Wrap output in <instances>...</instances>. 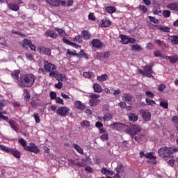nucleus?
<instances>
[{"label":"nucleus","mask_w":178,"mask_h":178,"mask_svg":"<svg viewBox=\"0 0 178 178\" xmlns=\"http://www.w3.org/2000/svg\"><path fill=\"white\" fill-rule=\"evenodd\" d=\"M35 81V76L33 74H26L20 76L18 79V86L21 88H30L33 87Z\"/></svg>","instance_id":"obj_1"},{"label":"nucleus","mask_w":178,"mask_h":178,"mask_svg":"<svg viewBox=\"0 0 178 178\" xmlns=\"http://www.w3.org/2000/svg\"><path fill=\"white\" fill-rule=\"evenodd\" d=\"M174 152H176V150L173 147H164L158 150L159 155L164 159L172 158V154Z\"/></svg>","instance_id":"obj_2"},{"label":"nucleus","mask_w":178,"mask_h":178,"mask_svg":"<svg viewBox=\"0 0 178 178\" xmlns=\"http://www.w3.org/2000/svg\"><path fill=\"white\" fill-rule=\"evenodd\" d=\"M128 133L131 136V138H133L136 134H138L140 131H141V128L138 125H133L131 128L128 129Z\"/></svg>","instance_id":"obj_3"},{"label":"nucleus","mask_w":178,"mask_h":178,"mask_svg":"<svg viewBox=\"0 0 178 178\" xmlns=\"http://www.w3.org/2000/svg\"><path fill=\"white\" fill-rule=\"evenodd\" d=\"M120 38H121V42L124 44H129V42L130 44H134V42H136V39H134V38H131L126 35H120Z\"/></svg>","instance_id":"obj_4"},{"label":"nucleus","mask_w":178,"mask_h":178,"mask_svg":"<svg viewBox=\"0 0 178 178\" xmlns=\"http://www.w3.org/2000/svg\"><path fill=\"white\" fill-rule=\"evenodd\" d=\"M69 111H70V109H69V108L66 106L60 107L57 109L56 113H58V115H59L60 116H67Z\"/></svg>","instance_id":"obj_5"},{"label":"nucleus","mask_w":178,"mask_h":178,"mask_svg":"<svg viewBox=\"0 0 178 178\" xmlns=\"http://www.w3.org/2000/svg\"><path fill=\"white\" fill-rule=\"evenodd\" d=\"M24 149L26 151H30V152H33L34 154H38L40 149L34 143H31L29 145L26 146Z\"/></svg>","instance_id":"obj_6"},{"label":"nucleus","mask_w":178,"mask_h":178,"mask_svg":"<svg viewBox=\"0 0 178 178\" xmlns=\"http://www.w3.org/2000/svg\"><path fill=\"white\" fill-rule=\"evenodd\" d=\"M140 113L145 122H149L151 120V113L147 110H140Z\"/></svg>","instance_id":"obj_7"},{"label":"nucleus","mask_w":178,"mask_h":178,"mask_svg":"<svg viewBox=\"0 0 178 178\" xmlns=\"http://www.w3.org/2000/svg\"><path fill=\"white\" fill-rule=\"evenodd\" d=\"M44 67L46 72H54V70H56L55 65L49 63L48 61L44 62Z\"/></svg>","instance_id":"obj_8"},{"label":"nucleus","mask_w":178,"mask_h":178,"mask_svg":"<svg viewBox=\"0 0 178 178\" xmlns=\"http://www.w3.org/2000/svg\"><path fill=\"white\" fill-rule=\"evenodd\" d=\"M152 66H145L144 67V76H146L147 77H154L152 76Z\"/></svg>","instance_id":"obj_9"},{"label":"nucleus","mask_w":178,"mask_h":178,"mask_svg":"<svg viewBox=\"0 0 178 178\" xmlns=\"http://www.w3.org/2000/svg\"><path fill=\"white\" fill-rule=\"evenodd\" d=\"M115 171L117 172V175H119L120 176V175L122 176H123V173L124 172V167L123 166V165H122V163H119L118 164V167L115 168Z\"/></svg>","instance_id":"obj_10"},{"label":"nucleus","mask_w":178,"mask_h":178,"mask_svg":"<svg viewBox=\"0 0 178 178\" xmlns=\"http://www.w3.org/2000/svg\"><path fill=\"white\" fill-rule=\"evenodd\" d=\"M122 126H123V124L120 123V122H115L113 123L110 125L111 129H112L113 130H121L122 129Z\"/></svg>","instance_id":"obj_11"},{"label":"nucleus","mask_w":178,"mask_h":178,"mask_svg":"<svg viewBox=\"0 0 178 178\" xmlns=\"http://www.w3.org/2000/svg\"><path fill=\"white\" fill-rule=\"evenodd\" d=\"M62 6H72L73 5V0H59V5Z\"/></svg>","instance_id":"obj_12"},{"label":"nucleus","mask_w":178,"mask_h":178,"mask_svg":"<svg viewBox=\"0 0 178 178\" xmlns=\"http://www.w3.org/2000/svg\"><path fill=\"white\" fill-rule=\"evenodd\" d=\"M122 100L127 102H131V101H133V95L129 93H124L122 95Z\"/></svg>","instance_id":"obj_13"},{"label":"nucleus","mask_w":178,"mask_h":178,"mask_svg":"<svg viewBox=\"0 0 178 178\" xmlns=\"http://www.w3.org/2000/svg\"><path fill=\"white\" fill-rule=\"evenodd\" d=\"M92 45L95 47V48H101V47H102V42H101L100 40L98 39H94L92 41Z\"/></svg>","instance_id":"obj_14"},{"label":"nucleus","mask_w":178,"mask_h":178,"mask_svg":"<svg viewBox=\"0 0 178 178\" xmlns=\"http://www.w3.org/2000/svg\"><path fill=\"white\" fill-rule=\"evenodd\" d=\"M74 107L80 111H83V109H86V106H84V104L81 103L80 101H76L75 102Z\"/></svg>","instance_id":"obj_15"},{"label":"nucleus","mask_w":178,"mask_h":178,"mask_svg":"<svg viewBox=\"0 0 178 178\" xmlns=\"http://www.w3.org/2000/svg\"><path fill=\"white\" fill-rule=\"evenodd\" d=\"M39 50L40 51L41 54H44V55H48L49 56H51V49L49 48L42 47H39Z\"/></svg>","instance_id":"obj_16"},{"label":"nucleus","mask_w":178,"mask_h":178,"mask_svg":"<svg viewBox=\"0 0 178 178\" xmlns=\"http://www.w3.org/2000/svg\"><path fill=\"white\" fill-rule=\"evenodd\" d=\"M165 59H168L170 63H176L178 62V56L175 55L173 56H165L163 57Z\"/></svg>","instance_id":"obj_17"},{"label":"nucleus","mask_w":178,"mask_h":178,"mask_svg":"<svg viewBox=\"0 0 178 178\" xmlns=\"http://www.w3.org/2000/svg\"><path fill=\"white\" fill-rule=\"evenodd\" d=\"M167 7L168 9H170V10H175V12H178V3H172L168 4Z\"/></svg>","instance_id":"obj_18"},{"label":"nucleus","mask_w":178,"mask_h":178,"mask_svg":"<svg viewBox=\"0 0 178 178\" xmlns=\"http://www.w3.org/2000/svg\"><path fill=\"white\" fill-rule=\"evenodd\" d=\"M45 35L46 37H51V38H56L58 37V35L54 31H47Z\"/></svg>","instance_id":"obj_19"},{"label":"nucleus","mask_w":178,"mask_h":178,"mask_svg":"<svg viewBox=\"0 0 178 178\" xmlns=\"http://www.w3.org/2000/svg\"><path fill=\"white\" fill-rule=\"evenodd\" d=\"M93 89L95 92H102L103 90H102V87L101 86V85L98 84V83H94L93 85Z\"/></svg>","instance_id":"obj_20"},{"label":"nucleus","mask_w":178,"mask_h":178,"mask_svg":"<svg viewBox=\"0 0 178 178\" xmlns=\"http://www.w3.org/2000/svg\"><path fill=\"white\" fill-rule=\"evenodd\" d=\"M72 146H73V148H74V149H76V151L79 152V154H81V155L84 154L83 148H81L80 145H77L76 143H74Z\"/></svg>","instance_id":"obj_21"},{"label":"nucleus","mask_w":178,"mask_h":178,"mask_svg":"<svg viewBox=\"0 0 178 178\" xmlns=\"http://www.w3.org/2000/svg\"><path fill=\"white\" fill-rule=\"evenodd\" d=\"M46 1L47 3H49V5H51V6H60L59 0H46Z\"/></svg>","instance_id":"obj_22"},{"label":"nucleus","mask_w":178,"mask_h":178,"mask_svg":"<svg viewBox=\"0 0 178 178\" xmlns=\"http://www.w3.org/2000/svg\"><path fill=\"white\" fill-rule=\"evenodd\" d=\"M168 40L171 41L172 44L175 45H178V36L176 35H172L168 38Z\"/></svg>","instance_id":"obj_23"},{"label":"nucleus","mask_w":178,"mask_h":178,"mask_svg":"<svg viewBox=\"0 0 178 178\" xmlns=\"http://www.w3.org/2000/svg\"><path fill=\"white\" fill-rule=\"evenodd\" d=\"M111 23V21L107 19H102V24H99L100 27H109Z\"/></svg>","instance_id":"obj_24"},{"label":"nucleus","mask_w":178,"mask_h":178,"mask_svg":"<svg viewBox=\"0 0 178 178\" xmlns=\"http://www.w3.org/2000/svg\"><path fill=\"white\" fill-rule=\"evenodd\" d=\"M31 44V40L29 39H24L23 44H22L23 48H26V49H27Z\"/></svg>","instance_id":"obj_25"},{"label":"nucleus","mask_w":178,"mask_h":178,"mask_svg":"<svg viewBox=\"0 0 178 178\" xmlns=\"http://www.w3.org/2000/svg\"><path fill=\"white\" fill-rule=\"evenodd\" d=\"M81 36H82V38H83V40H88L91 38V34H90V32L87 31H82Z\"/></svg>","instance_id":"obj_26"},{"label":"nucleus","mask_w":178,"mask_h":178,"mask_svg":"<svg viewBox=\"0 0 178 178\" xmlns=\"http://www.w3.org/2000/svg\"><path fill=\"white\" fill-rule=\"evenodd\" d=\"M8 123H9L11 129H13V130H15V131H17L19 130V128H17V126L16 124V122H15L13 120H10V121H8Z\"/></svg>","instance_id":"obj_27"},{"label":"nucleus","mask_w":178,"mask_h":178,"mask_svg":"<svg viewBox=\"0 0 178 178\" xmlns=\"http://www.w3.org/2000/svg\"><path fill=\"white\" fill-rule=\"evenodd\" d=\"M83 77L86 79H94L95 76L91 72H83Z\"/></svg>","instance_id":"obj_28"},{"label":"nucleus","mask_w":178,"mask_h":178,"mask_svg":"<svg viewBox=\"0 0 178 178\" xmlns=\"http://www.w3.org/2000/svg\"><path fill=\"white\" fill-rule=\"evenodd\" d=\"M8 8L14 12H17V10H19V6L17 4L9 3Z\"/></svg>","instance_id":"obj_29"},{"label":"nucleus","mask_w":178,"mask_h":178,"mask_svg":"<svg viewBox=\"0 0 178 178\" xmlns=\"http://www.w3.org/2000/svg\"><path fill=\"white\" fill-rule=\"evenodd\" d=\"M54 30L56 31H58L59 35H60L61 37H63V38H65L66 37V33L63 31V29H60L59 28H55Z\"/></svg>","instance_id":"obj_30"},{"label":"nucleus","mask_w":178,"mask_h":178,"mask_svg":"<svg viewBox=\"0 0 178 178\" xmlns=\"http://www.w3.org/2000/svg\"><path fill=\"white\" fill-rule=\"evenodd\" d=\"M158 30H160V31H163V33H170V28H169L168 26H160L158 27Z\"/></svg>","instance_id":"obj_31"},{"label":"nucleus","mask_w":178,"mask_h":178,"mask_svg":"<svg viewBox=\"0 0 178 178\" xmlns=\"http://www.w3.org/2000/svg\"><path fill=\"white\" fill-rule=\"evenodd\" d=\"M99 102H100L99 99H91L89 101V104L90 106H97V105H98Z\"/></svg>","instance_id":"obj_32"},{"label":"nucleus","mask_w":178,"mask_h":178,"mask_svg":"<svg viewBox=\"0 0 178 178\" xmlns=\"http://www.w3.org/2000/svg\"><path fill=\"white\" fill-rule=\"evenodd\" d=\"M63 41L65 44H67V45H72V47H79V45H77L76 43L72 42H70V40L66 39V37L63 38Z\"/></svg>","instance_id":"obj_33"},{"label":"nucleus","mask_w":178,"mask_h":178,"mask_svg":"<svg viewBox=\"0 0 178 178\" xmlns=\"http://www.w3.org/2000/svg\"><path fill=\"white\" fill-rule=\"evenodd\" d=\"M67 54L68 55H70V56H76V58H80V54H77L75 50L72 51L67 49Z\"/></svg>","instance_id":"obj_34"},{"label":"nucleus","mask_w":178,"mask_h":178,"mask_svg":"<svg viewBox=\"0 0 178 178\" xmlns=\"http://www.w3.org/2000/svg\"><path fill=\"white\" fill-rule=\"evenodd\" d=\"M129 119L131 122H137L138 120V116L136 115V114H130L129 116Z\"/></svg>","instance_id":"obj_35"},{"label":"nucleus","mask_w":178,"mask_h":178,"mask_svg":"<svg viewBox=\"0 0 178 178\" xmlns=\"http://www.w3.org/2000/svg\"><path fill=\"white\" fill-rule=\"evenodd\" d=\"M106 10L108 13H115L116 12V8L115 7L109 6L106 8Z\"/></svg>","instance_id":"obj_36"},{"label":"nucleus","mask_w":178,"mask_h":178,"mask_svg":"<svg viewBox=\"0 0 178 178\" xmlns=\"http://www.w3.org/2000/svg\"><path fill=\"white\" fill-rule=\"evenodd\" d=\"M20 74L19 70H15L14 72L11 74L12 77L13 79H16V80H19V74Z\"/></svg>","instance_id":"obj_37"},{"label":"nucleus","mask_w":178,"mask_h":178,"mask_svg":"<svg viewBox=\"0 0 178 178\" xmlns=\"http://www.w3.org/2000/svg\"><path fill=\"white\" fill-rule=\"evenodd\" d=\"M131 48H132L133 51H136L143 50V48L141 47V46H140L137 44H133L131 46Z\"/></svg>","instance_id":"obj_38"},{"label":"nucleus","mask_w":178,"mask_h":178,"mask_svg":"<svg viewBox=\"0 0 178 178\" xmlns=\"http://www.w3.org/2000/svg\"><path fill=\"white\" fill-rule=\"evenodd\" d=\"M73 41H75L76 42H79L80 44L81 42H83V37L80 35H77L74 38Z\"/></svg>","instance_id":"obj_39"},{"label":"nucleus","mask_w":178,"mask_h":178,"mask_svg":"<svg viewBox=\"0 0 178 178\" xmlns=\"http://www.w3.org/2000/svg\"><path fill=\"white\" fill-rule=\"evenodd\" d=\"M107 79H108V75L106 74L97 76V80L99 81H105V80H106Z\"/></svg>","instance_id":"obj_40"},{"label":"nucleus","mask_w":178,"mask_h":178,"mask_svg":"<svg viewBox=\"0 0 178 178\" xmlns=\"http://www.w3.org/2000/svg\"><path fill=\"white\" fill-rule=\"evenodd\" d=\"M81 124L83 127H86V129H90V122L88 120L82 121Z\"/></svg>","instance_id":"obj_41"},{"label":"nucleus","mask_w":178,"mask_h":178,"mask_svg":"<svg viewBox=\"0 0 178 178\" xmlns=\"http://www.w3.org/2000/svg\"><path fill=\"white\" fill-rule=\"evenodd\" d=\"M111 119H112V115H111V113L106 114L103 117V120L104 122H109V120H111Z\"/></svg>","instance_id":"obj_42"},{"label":"nucleus","mask_w":178,"mask_h":178,"mask_svg":"<svg viewBox=\"0 0 178 178\" xmlns=\"http://www.w3.org/2000/svg\"><path fill=\"white\" fill-rule=\"evenodd\" d=\"M146 102L147 105H150V106H155V105H156L155 101L149 99L148 98L146 99Z\"/></svg>","instance_id":"obj_43"},{"label":"nucleus","mask_w":178,"mask_h":178,"mask_svg":"<svg viewBox=\"0 0 178 178\" xmlns=\"http://www.w3.org/2000/svg\"><path fill=\"white\" fill-rule=\"evenodd\" d=\"M11 154L15 156V158H20V152H19V151L17 150H11Z\"/></svg>","instance_id":"obj_44"},{"label":"nucleus","mask_w":178,"mask_h":178,"mask_svg":"<svg viewBox=\"0 0 178 178\" xmlns=\"http://www.w3.org/2000/svg\"><path fill=\"white\" fill-rule=\"evenodd\" d=\"M86 165H87V163H86V161H84V160L76 163V166H79V168H83V167L86 166Z\"/></svg>","instance_id":"obj_45"},{"label":"nucleus","mask_w":178,"mask_h":178,"mask_svg":"<svg viewBox=\"0 0 178 178\" xmlns=\"http://www.w3.org/2000/svg\"><path fill=\"white\" fill-rule=\"evenodd\" d=\"M149 19L150 22H152L155 24H158L159 23V21L158 20V19L155 18V17L149 16Z\"/></svg>","instance_id":"obj_46"},{"label":"nucleus","mask_w":178,"mask_h":178,"mask_svg":"<svg viewBox=\"0 0 178 178\" xmlns=\"http://www.w3.org/2000/svg\"><path fill=\"white\" fill-rule=\"evenodd\" d=\"M139 9L140 10H142L143 13H147V12H148V8H147L145 6L140 5Z\"/></svg>","instance_id":"obj_47"},{"label":"nucleus","mask_w":178,"mask_h":178,"mask_svg":"<svg viewBox=\"0 0 178 178\" xmlns=\"http://www.w3.org/2000/svg\"><path fill=\"white\" fill-rule=\"evenodd\" d=\"M76 161L74 159H68V164L70 165V166H76Z\"/></svg>","instance_id":"obj_48"},{"label":"nucleus","mask_w":178,"mask_h":178,"mask_svg":"<svg viewBox=\"0 0 178 178\" xmlns=\"http://www.w3.org/2000/svg\"><path fill=\"white\" fill-rule=\"evenodd\" d=\"M172 120L173 123L175 124L176 127H178V117L173 116L172 118Z\"/></svg>","instance_id":"obj_49"},{"label":"nucleus","mask_w":178,"mask_h":178,"mask_svg":"<svg viewBox=\"0 0 178 178\" xmlns=\"http://www.w3.org/2000/svg\"><path fill=\"white\" fill-rule=\"evenodd\" d=\"M145 156L148 159H156V157L153 156L152 154H151V153H147Z\"/></svg>","instance_id":"obj_50"},{"label":"nucleus","mask_w":178,"mask_h":178,"mask_svg":"<svg viewBox=\"0 0 178 178\" xmlns=\"http://www.w3.org/2000/svg\"><path fill=\"white\" fill-rule=\"evenodd\" d=\"M0 149L2 150V151H5L6 152H10V149H9L8 147H6V146H3L2 145H0Z\"/></svg>","instance_id":"obj_51"},{"label":"nucleus","mask_w":178,"mask_h":178,"mask_svg":"<svg viewBox=\"0 0 178 178\" xmlns=\"http://www.w3.org/2000/svg\"><path fill=\"white\" fill-rule=\"evenodd\" d=\"M12 33H13V34H17L18 35H20L21 37H26V35L20 31L12 30Z\"/></svg>","instance_id":"obj_52"},{"label":"nucleus","mask_w":178,"mask_h":178,"mask_svg":"<svg viewBox=\"0 0 178 178\" xmlns=\"http://www.w3.org/2000/svg\"><path fill=\"white\" fill-rule=\"evenodd\" d=\"M163 15L164 17H170V10H164L163 12Z\"/></svg>","instance_id":"obj_53"},{"label":"nucleus","mask_w":178,"mask_h":178,"mask_svg":"<svg viewBox=\"0 0 178 178\" xmlns=\"http://www.w3.org/2000/svg\"><path fill=\"white\" fill-rule=\"evenodd\" d=\"M89 97L91 98V99H98V98H99V95L90 94Z\"/></svg>","instance_id":"obj_54"},{"label":"nucleus","mask_w":178,"mask_h":178,"mask_svg":"<svg viewBox=\"0 0 178 178\" xmlns=\"http://www.w3.org/2000/svg\"><path fill=\"white\" fill-rule=\"evenodd\" d=\"M19 143L21 144V145H22V147H26V145H27L26 142L23 138H20L19 140Z\"/></svg>","instance_id":"obj_55"},{"label":"nucleus","mask_w":178,"mask_h":178,"mask_svg":"<svg viewBox=\"0 0 178 178\" xmlns=\"http://www.w3.org/2000/svg\"><path fill=\"white\" fill-rule=\"evenodd\" d=\"M160 106L164 108V109H168V103L166 102H161L160 103Z\"/></svg>","instance_id":"obj_56"},{"label":"nucleus","mask_w":178,"mask_h":178,"mask_svg":"<svg viewBox=\"0 0 178 178\" xmlns=\"http://www.w3.org/2000/svg\"><path fill=\"white\" fill-rule=\"evenodd\" d=\"M58 75L57 71H51L49 73L50 77H54L56 79V76Z\"/></svg>","instance_id":"obj_57"},{"label":"nucleus","mask_w":178,"mask_h":178,"mask_svg":"<svg viewBox=\"0 0 178 178\" xmlns=\"http://www.w3.org/2000/svg\"><path fill=\"white\" fill-rule=\"evenodd\" d=\"M79 54H80V58L83 56V58H85L86 59H88V56H87V54H86V52H84V51L81 50V52Z\"/></svg>","instance_id":"obj_58"},{"label":"nucleus","mask_w":178,"mask_h":178,"mask_svg":"<svg viewBox=\"0 0 178 178\" xmlns=\"http://www.w3.org/2000/svg\"><path fill=\"white\" fill-rule=\"evenodd\" d=\"M56 102L57 104H60L61 105H64L63 99H62L60 97H56Z\"/></svg>","instance_id":"obj_59"},{"label":"nucleus","mask_w":178,"mask_h":178,"mask_svg":"<svg viewBox=\"0 0 178 178\" xmlns=\"http://www.w3.org/2000/svg\"><path fill=\"white\" fill-rule=\"evenodd\" d=\"M118 106H120V108H121L122 109H125L127 104L124 103V102H120L118 104Z\"/></svg>","instance_id":"obj_60"},{"label":"nucleus","mask_w":178,"mask_h":178,"mask_svg":"<svg viewBox=\"0 0 178 178\" xmlns=\"http://www.w3.org/2000/svg\"><path fill=\"white\" fill-rule=\"evenodd\" d=\"M34 118L35 120L36 123H40V122H41V120L40 119V116H38V113L34 114Z\"/></svg>","instance_id":"obj_61"},{"label":"nucleus","mask_w":178,"mask_h":178,"mask_svg":"<svg viewBox=\"0 0 178 178\" xmlns=\"http://www.w3.org/2000/svg\"><path fill=\"white\" fill-rule=\"evenodd\" d=\"M165 88H166V86H165L164 84H160L158 87L159 91H163Z\"/></svg>","instance_id":"obj_62"},{"label":"nucleus","mask_w":178,"mask_h":178,"mask_svg":"<svg viewBox=\"0 0 178 178\" xmlns=\"http://www.w3.org/2000/svg\"><path fill=\"white\" fill-rule=\"evenodd\" d=\"M100 138L103 140V141H105V140H108V134H104L103 135H102L100 136Z\"/></svg>","instance_id":"obj_63"},{"label":"nucleus","mask_w":178,"mask_h":178,"mask_svg":"<svg viewBox=\"0 0 178 178\" xmlns=\"http://www.w3.org/2000/svg\"><path fill=\"white\" fill-rule=\"evenodd\" d=\"M50 98L51 99H56V93L55 92H51Z\"/></svg>","instance_id":"obj_64"}]
</instances>
